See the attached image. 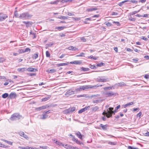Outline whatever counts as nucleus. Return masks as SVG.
Listing matches in <instances>:
<instances>
[{
	"label": "nucleus",
	"mask_w": 149,
	"mask_h": 149,
	"mask_svg": "<svg viewBox=\"0 0 149 149\" xmlns=\"http://www.w3.org/2000/svg\"><path fill=\"white\" fill-rule=\"evenodd\" d=\"M31 16H32V15H30L29 13H26L21 14L19 16V17L21 19H28L31 17Z\"/></svg>",
	"instance_id": "nucleus-1"
},
{
	"label": "nucleus",
	"mask_w": 149,
	"mask_h": 149,
	"mask_svg": "<svg viewBox=\"0 0 149 149\" xmlns=\"http://www.w3.org/2000/svg\"><path fill=\"white\" fill-rule=\"evenodd\" d=\"M22 118V116L19 113H16L13 114L11 116L10 119L12 120H18Z\"/></svg>",
	"instance_id": "nucleus-2"
},
{
	"label": "nucleus",
	"mask_w": 149,
	"mask_h": 149,
	"mask_svg": "<svg viewBox=\"0 0 149 149\" xmlns=\"http://www.w3.org/2000/svg\"><path fill=\"white\" fill-rule=\"evenodd\" d=\"M109 110H107L108 111L106 113V116L108 118L111 117L112 116V115L113 113L114 114V112L113 110V107H109Z\"/></svg>",
	"instance_id": "nucleus-3"
},
{
	"label": "nucleus",
	"mask_w": 149,
	"mask_h": 149,
	"mask_svg": "<svg viewBox=\"0 0 149 149\" xmlns=\"http://www.w3.org/2000/svg\"><path fill=\"white\" fill-rule=\"evenodd\" d=\"M107 79L105 78L104 76L98 77L96 79L98 82H105L107 81Z\"/></svg>",
	"instance_id": "nucleus-4"
},
{
	"label": "nucleus",
	"mask_w": 149,
	"mask_h": 149,
	"mask_svg": "<svg viewBox=\"0 0 149 149\" xmlns=\"http://www.w3.org/2000/svg\"><path fill=\"white\" fill-rule=\"evenodd\" d=\"M74 91L72 89H70L67 91L65 94V95L68 97L69 96L74 94Z\"/></svg>",
	"instance_id": "nucleus-5"
},
{
	"label": "nucleus",
	"mask_w": 149,
	"mask_h": 149,
	"mask_svg": "<svg viewBox=\"0 0 149 149\" xmlns=\"http://www.w3.org/2000/svg\"><path fill=\"white\" fill-rule=\"evenodd\" d=\"M1 18L0 19V21H2L8 17V16L5 14H1Z\"/></svg>",
	"instance_id": "nucleus-6"
},
{
	"label": "nucleus",
	"mask_w": 149,
	"mask_h": 149,
	"mask_svg": "<svg viewBox=\"0 0 149 149\" xmlns=\"http://www.w3.org/2000/svg\"><path fill=\"white\" fill-rule=\"evenodd\" d=\"M105 94L107 95V97H111L113 95H115V94L112 91L106 92L105 93Z\"/></svg>",
	"instance_id": "nucleus-7"
},
{
	"label": "nucleus",
	"mask_w": 149,
	"mask_h": 149,
	"mask_svg": "<svg viewBox=\"0 0 149 149\" xmlns=\"http://www.w3.org/2000/svg\"><path fill=\"white\" fill-rule=\"evenodd\" d=\"M125 2H129L130 3H137V1H136V0H130V1H129V0H125V1H122V3H124Z\"/></svg>",
	"instance_id": "nucleus-8"
},
{
	"label": "nucleus",
	"mask_w": 149,
	"mask_h": 149,
	"mask_svg": "<svg viewBox=\"0 0 149 149\" xmlns=\"http://www.w3.org/2000/svg\"><path fill=\"white\" fill-rule=\"evenodd\" d=\"M70 63L73 64L80 65L81 63V62L80 61H75L70 62Z\"/></svg>",
	"instance_id": "nucleus-9"
},
{
	"label": "nucleus",
	"mask_w": 149,
	"mask_h": 149,
	"mask_svg": "<svg viewBox=\"0 0 149 149\" xmlns=\"http://www.w3.org/2000/svg\"><path fill=\"white\" fill-rule=\"evenodd\" d=\"M100 126L101 127L102 129L104 130H107V127L108 126V125L107 124H106L105 125H104L102 124H100Z\"/></svg>",
	"instance_id": "nucleus-10"
},
{
	"label": "nucleus",
	"mask_w": 149,
	"mask_h": 149,
	"mask_svg": "<svg viewBox=\"0 0 149 149\" xmlns=\"http://www.w3.org/2000/svg\"><path fill=\"white\" fill-rule=\"evenodd\" d=\"M26 70L29 72H36L37 71L36 69L32 68H29L26 69Z\"/></svg>",
	"instance_id": "nucleus-11"
},
{
	"label": "nucleus",
	"mask_w": 149,
	"mask_h": 149,
	"mask_svg": "<svg viewBox=\"0 0 149 149\" xmlns=\"http://www.w3.org/2000/svg\"><path fill=\"white\" fill-rule=\"evenodd\" d=\"M70 63L69 62H67V63H58L57 64V66L58 67H60L62 66H65L68 65Z\"/></svg>",
	"instance_id": "nucleus-12"
},
{
	"label": "nucleus",
	"mask_w": 149,
	"mask_h": 149,
	"mask_svg": "<svg viewBox=\"0 0 149 149\" xmlns=\"http://www.w3.org/2000/svg\"><path fill=\"white\" fill-rule=\"evenodd\" d=\"M16 95L15 93H11L9 95V97L11 99L15 97Z\"/></svg>",
	"instance_id": "nucleus-13"
},
{
	"label": "nucleus",
	"mask_w": 149,
	"mask_h": 149,
	"mask_svg": "<svg viewBox=\"0 0 149 149\" xmlns=\"http://www.w3.org/2000/svg\"><path fill=\"white\" fill-rule=\"evenodd\" d=\"M68 49L70 50L75 51L78 50V49L72 46H70L68 48Z\"/></svg>",
	"instance_id": "nucleus-14"
},
{
	"label": "nucleus",
	"mask_w": 149,
	"mask_h": 149,
	"mask_svg": "<svg viewBox=\"0 0 149 149\" xmlns=\"http://www.w3.org/2000/svg\"><path fill=\"white\" fill-rule=\"evenodd\" d=\"M67 146H68V148L69 149H79L77 147H74L72 146H68L67 145H65V147H66Z\"/></svg>",
	"instance_id": "nucleus-15"
},
{
	"label": "nucleus",
	"mask_w": 149,
	"mask_h": 149,
	"mask_svg": "<svg viewBox=\"0 0 149 149\" xmlns=\"http://www.w3.org/2000/svg\"><path fill=\"white\" fill-rule=\"evenodd\" d=\"M102 86V85H98L97 84V85L93 86H91V85H90V88H96L98 87L101 86Z\"/></svg>",
	"instance_id": "nucleus-16"
},
{
	"label": "nucleus",
	"mask_w": 149,
	"mask_h": 149,
	"mask_svg": "<svg viewBox=\"0 0 149 149\" xmlns=\"http://www.w3.org/2000/svg\"><path fill=\"white\" fill-rule=\"evenodd\" d=\"M47 114L45 113V111L43 112L42 114V117L41 118V119H45L48 116Z\"/></svg>",
	"instance_id": "nucleus-17"
},
{
	"label": "nucleus",
	"mask_w": 149,
	"mask_h": 149,
	"mask_svg": "<svg viewBox=\"0 0 149 149\" xmlns=\"http://www.w3.org/2000/svg\"><path fill=\"white\" fill-rule=\"evenodd\" d=\"M76 134L77 135V136L80 139H82V135L79 132H77L76 133Z\"/></svg>",
	"instance_id": "nucleus-18"
},
{
	"label": "nucleus",
	"mask_w": 149,
	"mask_h": 149,
	"mask_svg": "<svg viewBox=\"0 0 149 149\" xmlns=\"http://www.w3.org/2000/svg\"><path fill=\"white\" fill-rule=\"evenodd\" d=\"M81 86L82 89L84 90L90 88V85L83 86Z\"/></svg>",
	"instance_id": "nucleus-19"
},
{
	"label": "nucleus",
	"mask_w": 149,
	"mask_h": 149,
	"mask_svg": "<svg viewBox=\"0 0 149 149\" xmlns=\"http://www.w3.org/2000/svg\"><path fill=\"white\" fill-rule=\"evenodd\" d=\"M51 97V96L50 95H48L47 97H45L42 99V101L45 102L47 100H49L50 97Z\"/></svg>",
	"instance_id": "nucleus-20"
},
{
	"label": "nucleus",
	"mask_w": 149,
	"mask_h": 149,
	"mask_svg": "<svg viewBox=\"0 0 149 149\" xmlns=\"http://www.w3.org/2000/svg\"><path fill=\"white\" fill-rule=\"evenodd\" d=\"M134 103L133 102H130L128 103H127L124 105H123V107H126L128 106L133 105L134 104Z\"/></svg>",
	"instance_id": "nucleus-21"
},
{
	"label": "nucleus",
	"mask_w": 149,
	"mask_h": 149,
	"mask_svg": "<svg viewBox=\"0 0 149 149\" xmlns=\"http://www.w3.org/2000/svg\"><path fill=\"white\" fill-rule=\"evenodd\" d=\"M81 69L83 71H87L89 70L90 69L88 68H85L83 67L81 68Z\"/></svg>",
	"instance_id": "nucleus-22"
},
{
	"label": "nucleus",
	"mask_w": 149,
	"mask_h": 149,
	"mask_svg": "<svg viewBox=\"0 0 149 149\" xmlns=\"http://www.w3.org/2000/svg\"><path fill=\"white\" fill-rule=\"evenodd\" d=\"M66 28L65 27V26H57L55 28V29H57L59 30H61L63 29H64Z\"/></svg>",
	"instance_id": "nucleus-23"
},
{
	"label": "nucleus",
	"mask_w": 149,
	"mask_h": 149,
	"mask_svg": "<svg viewBox=\"0 0 149 149\" xmlns=\"http://www.w3.org/2000/svg\"><path fill=\"white\" fill-rule=\"evenodd\" d=\"M26 69L25 68H19L17 70L19 72H24L26 71Z\"/></svg>",
	"instance_id": "nucleus-24"
},
{
	"label": "nucleus",
	"mask_w": 149,
	"mask_h": 149,
	"mask_svg": "<svg viewBox=\"0 0 149 149\" xmlns=\"http://www.w3.org/2000/svg\"><path fill=\"white\" fill-rule=\"evenodd\" d=\"M97 9V8H89L87 9V11H92L94 10H95Z\"/></svg>",
	"instance_id": "nucleus-25"
},
{
	"label": "nucleus",
	"mask_w": 149,
	"mask_h": 149,
	"mask_svg": "<svg viewBox=\"0 0 149 149\" xmlns=\"http://www.w3.org/2000/svg\"><path fill=\"white\" fill-rule=\"evenodd\" d=\"M8 96V93H5L2 95V97L3 98H6Z\"/></svg>",
	"instance_id": "nucleus-26"
},
{
	"label": "nucleus",
	"mask_w": 149,
	"mask_h": 149,
	"mask_svg": "<svg viewBox=\"0 0 149 149\" xmlns=\"http://www.w3.org/2000/svg\"><path fill=\"white\" fill-rule=\"evenodd\" d=\"M99 109V107L97 106H95L92 108V111H95L98 110Z\"/></svg>",
	"instance_id": "nucleus-27"
},
{
	"label": "nucleus",
	"mask_w": 149,
	"mask_h": 149,
	"mask_svg": "<svg viewBox=\"0 0 149 149\" xmlns=\"http://www.w3.org/2000/svg\"><path fill=\"white\" fill-rule=\"evenodd\" d=\"M58 18L61 19H68V17L64 16H60L58 17Z\"/></svg>",
	"instance_id": "nucleus-28"
},
{
	"label": "nucleus",
	"mask_w": 149,
	"mask_h": 149,
	"mask_svg": "<svg viewBox=\"0 0 149 149\" xmlns=\"http://www.w3.org/2000/svg\"><path fill=\"white\" fill-rule=\"evenodd\" d=\"M32 24V22L28 21V23L26 24V26L27 27H29L31 26Z\"/></svg>",
	"instance_id": "nucleus-29"
},
{
	"label": "nucleus",
	"mask_w": 149,
	"mask_h": 149,
	"mask_svg": "<svg viewBox=\"0 0 149 149\" xmlns=\"http://www.w3.org/2000/svg\"><path fill=\"white\" fill-rule=\"evenodd\" d=\"M104 63L102 62H101L100 63L97 64V66L100 67H101L102 66H104Z\"/></svg>",
	"instance_id": "nucleus-30"
},
{
	"label": "nucleus",
	"mask_w": 149,
	"mask_h": 149,
	"mask_svg": "<svg viewBox=\"0 0 149 149\" xmlns=\"http://www.w3.org/2000/svg\"><path fill=\"white\" fill-rule=\"evenodd\" d=\"M49 107V106L47 105H45L41 107V109H42V110L45 109H46Z\"/></svg>",
	"instance_id": "nucleus-31"
},
{
	"label": "nucleus",
	"mask_w": 149,
	"mask_h": 149,
	"mask_svg": "<svg viewBox=\"0 0 149 149\" xmlns=\"http://www.w3.org/2000/svg\"><path fill=\"white\" fill-rule=\"evenodd\" d=\"M31 49L29 48H26L24 49V51H23V52H30Z\"/></svg>",
	"instance_id": "nucleus-32"
},
{
	"label": "nucleus",
	"mask_w": 149,
	"mask_h": 149,
	"mask_svg": "<svg viewBox=\"0 0 149 149\" xmlns=\"http://www.w3.org/2000/svg\"><path fill=\"white\" fill-rule=\"evenodd\" d=\"M77 97H88L87 95L86 94L81 95H78Z\"/></svg>",
	"instance_id": "nucleus-33"
},
{
	"label": "nucleus",
	"mask_w": 149,
	"mask_h": 149,
	"mask_svg": "<svg viewBox=\"0 0 149 149\" xmlns=\"http://www.w3.org/2000/svg\"><path fill=\"white\" fill-rule=\"evenodd\" d=\"M120 107V105H118V106H117L116 108H115V109L114 110V111H113V112H114V114H115V113L116 112V110L118 109Z\"/></svg>",
	"instance_id": "nucleus-34"
},
{
	"label": "nucleus",
	"mask_w": 149,
	"mask_h": 149,
	"mask_svg": "<svg viewBox=\"0 0 149 149\" xmlns=\"http://www.w3.org/2000/svg\"><path fill=\"white\" fill-rule=\"evenodd\" d=\"M69 109L70 110V111H71V112L72 113L75 110V108L74 107H72L70 108Z\"/></svg>",
	"instance_id": "nucleus-35"
},
{
	"label": "nucleus",
	"mask_w": 149,
	"mask_h": 149,
	"mask_svg": "<svg viewBox=\"0 0 149 149\" xmlns=\"http://www.w3.org/2000/svg\"><path fill=\"white\" fill-rule=\"evenodd\" d=\"M19 148L21 149H30V148H29L28 146H26V147L20 146L19 147Z\"/></svg>",
	"instance_id": "nucleus-36"
},
{
	"label": "nucleus",
	"mask_w": 149,
	"mask_h": 149,
	"mask_svg": "<svg viewBox=\"0 0 149 149\" xmlns=\"http://www.w3.org/2000/svg\"><path fill=\"white\" fill-rule=\"evenodd\" d=\"M46 56L47 57H50V55L48 51H46Z\"/></svg>",
	"instance_id": "nucleus-37"
},
{
	"label": "nucleus",
	"mask_w": 149,
	"mask_h": 149,
	"mask_svg": "<svg viewBox=\"0 0 149 149\" xmlns=\"http://www.w3.org/2000/svg\"><path fill=\"white\" fill-rule=\"evenodd\" d=\"M85 54L84 53L81 52L79 54L77 55L76 56L77 57H80V56H84Z\"/></svg>",
	"instance_id": "nucleus-38"
},
{
	"label": "nucleus",
	"mask_w": 149,
	"mask_h": 149,
	"mask_svg": "<svg viewBox=\"0 0 149 149\" xmlns=\"http://www.w3.org/2000/svg\"><path fill=\"white\" fill-rule=\"evenodd\" d=\"M30 35H31L32 34V35H33V38H35L36 37V33H33L32 32V31H31L30 32Z\"/></svg>",
	"instance_id": "nucleus-39"
},
{
	"label": "nucleus",
	"mask_w": 149,
	"mask_h": 149,
	"mask_svg": "<svg viewBox=\"0 0 149 149\" xmlns=\"http://www.w3.org/2000/svg\"><path fill=\"white\" fill-rule=\"evenodd\" d=\"M85 111V109H84V108H83L80 110L79 111H78V113H82V112H84Z\"/></svg>",
	"instance_id": "nucleus-40"
},
{
	"label": "nucleus",
	"mask_w": 149,
	"mask_h": 149,
	"mask_svg": "<svg viewBox=\"0 0 149 149\" xmlns=\"http://www.w3.org/2000/svg\"><path fill=\"white\" fill-rule=\"evenodd\" d=\"M56 143V144H57L60 146H61V145H62V146H64V144H62V143H60V142H59V141H56V142H55Z\"/></svg>",
	"instance_id": "nucleus-41"
},
{
	"label": "nucleus",
	"mask_w": 149,
	"mask_h": 149,
	"mask_svg": "<svg viewBox=\"0 0 149 149\" xmlns=\"http://www.w3.org/2000/svg\"><path fill=\"white\" fill-rule=\"evenodd\" d=\"M113 88V87H105L104 88V89L105 90L107 89H111Z\"/></svg>",
	"instance_id": "nucleus-42"
},
{
	"label": "nucleus",
	"mask_w": 149,
	"mask_h": 149,
	"mask_svg": "<svg viewBox=\"0 0 149 149\" xmlns=\"http://www.w3.org/2000/svg\"><path fill=\"white\" fill-rule=\"evenodd\" d=\"M38 55L37 54H34L32 57L33 59H36L38 58Z\"/></svg>",
	"instance_id": "nucleus-43"
},
{
	"label": "nucleus",
	"mask_w": 149,
	"mask_h": 149,
	"mask_svg": "<svg viewBox=\"0 0 149 149\" xmlns=\"http://www.w3.org/2000/svg\"><path fill=\"white\" fill-rule=\"evenodd\" d=\"M14 15L15 16L17 17H19V16L18 14L17 11H16L14 12Z\"/></svg>",
	"instance_id": "nucleus-44"
},
{
	"label": "nucleus",
	"mask_w": 149,
	"mask_h": 149,
	"mask_svg": "<svg viewBox=\"0 0 149 149\" xmlns=\"http://www.w3.org/2000/svg\"><path fill=\"white\" fill-rule=\"evenodd\" d=\"M97 57H94L92 56H91L89 57H88L89 58H91V59H94V60H97Z\"/></svg>",
	"instance_id": "nucleus-45"
},
{
	"label": "nucleus",
	"mask_w": 149,
	"mask_h": 149,
	"mask_svg": "<svg viewBox=\"0 0 149 149\" xmlns=\"http://www.w3.org/2000/svg\"><path fill=\"white\" fill-rule=\"evenodd\" d=\"M53 44V43H52L50 42L49 44H47L46 45V46L47 47H51L52 45Z\"/></svg>",
	"instance_id": "nucleus-46"
},
{
	"label": "nucleus",
	"mask_w": 149,
	"mask_h": 149,
	"mask_svg": "<svg viewBox=\"0 0 149 149\" xmlns=\"http://www.w3.org/2000/svg\"><path fill=\"white\" fill-rule=\"evenodd\" d=\"M67 15L70 16H74V15L72 13L68 12Z\"/></svg>",
	"instance_id": "nucleus-47"
},
{
	"label": "nucleus",
	"mask_w": 149,
	"mask_h": 149,
	"mask_svg": "<svg viewBox=\"0 0 149 149\" xmlns=\"http://www.w3.org/2000/svg\"><path fill=\"white\" fill-rule=\"evenodd\" d=\"M140 110V109L139 107H137L136 108H134L132 110V111H139Z\"/></svg>",
	"instance_id": "nucleus-48"
},
{
	"label": "nucleus",
	"mask_w": 149,
	"mask_h": 149,
	"mask_svg": "<svg viewBox=\"0 0 149 149\" xmlns=\"http://www.w3.org/2000/svg\"><path fill=\"white\" fill-rule=\"evenodd\" d=\"M108 144H111L112 145H116V143L115 142H108Z\"/></svg>",
	"instance_id": "nucleus-49"
},
{
	"label": "nucleus",
	"mask_w": 149,
	"mask_h": 149,
	"mask_svg": "<svg viewBox=\"0 0 149 149\" xmlns=\"http://www.w3.org/2000/svg\"><path fill=\"white\" fill-rule=\"evenodd\" d=\"M128 149H139L138 148H134L133 147H132L130 146H129L128 147Z\"/></svg>",
	"instance_id": "nucleus-50"
},
{
	"label": "nucleus",
	"mask_w": 149,
	"mask_h": 149,
	"mask_svg": "<svg viewBox=\"0 0 149 149\" xmlns=\"http://www.w3.org/2000/svg\"><path fill=\"white\" fill-rule=\"evenodd\" d=\"M49 71H51V73H53L56 72V70L54 69H51L49 70Z\"/></svg>",
	"instance_id": "nucleus-51"
},
{
	"label": "nucleus",
	"mask_w": 149,
	"mask_h": 149,
	"mask_svg": "<svg viewBox=\"0 0 149 149\" xmlns=\"http://www.w3.org/2000/svg\"><path fill=\"white\" fill-rule=\"evenodd\" d=\"M19 134L20 136H22L24 135V133L22 132H19Z\"/></svg>",
	"instance_id": "nucleus-52"
},
{
	"label": "nucleus",
	"mask_w": 149,
	"mask_h": 149,
	"mask_svg": "<svg viewBox=\"0 0 149 149\" xmlns=\"http://www.w3.org/2000/svg\"><path fill=\"white\" fill-rule=\"evenodd\" d=\"M99 95H98V94L96 95H91V97L92 98L93 97H99Z\"/></svg>",
	"instance_id": "nucleus-53"
},
{
	"label": "nucleus",
	"mask_w": 149,
	"mask_h": 149,
	"mask_svg": "<svg viewBox=\"0 0 149 149\" xmlns=\"http://www.w3.org/2000/svg\"><path fill=\"white\" fill-rule=\"evenodd\" d=\"M89 67L91 69H95L96 68V67L94 65H90L89 66Z\"/></svg>",
	"instance_id": "nucleus-54"
},
{
	"label": "nucleus",
	"mask_w": 149,
	"mask_h": 149,
	"mask_svg": "<svg viewBox=\"0 0 149 149\" xmlns=\"http://www.w3.org/2000/svg\"><path fill=\"white\" fill-rule=\"evenodd\" d=\"M81 40L83 42H85L86 41V39L84 37H81Z\"/></svg>",
	"instance_id": "nucleus-55"
},
{
	"label": "nucleus",
	"mask_w": 149,
	"mask_h": 149,
	"mask_svg": "<svg viewBox=\"0 0 149 149\" xmlns=\"http://www.w3.org/2000/svg\"><path fill=\"white\" fill-rule=\"evenodd\" d=\"M141 114H142V113H141V111H140V112H139L138 113V114H137V117H139V118H140V117L141 116Z\"/></svg>",
	"instance_id": "nucleus-56"
},
{
	"label": "nucleus",
	"mask_w": 149,
	"mask_h": 149,
	"mask_svg": "<svg viewBox=\"0 0 149 149\" xmlns=\"http://www.w3.org/2000/svg\"><path fill=\"white\" fill-rule=\"evenodd\" d=\"M93 103H98L99 102V100H93Z\"/></svg>",
	"instance_id": "nucleus-57"
},
{
	"label": "nucleus",
	"mask_w": 149,
	"mask_h": 149,
	"mask_svg": "<svg viewBox=\"0 0 149 149\" xmlns=\"http://www.w3.org/2000/svg\"><path fill=\"white\" fill-rule=\"evenodd\" d=\"M36 109L38 111H40L42 110L41 107L36 108Z\"/></svg>",
	"instance_id": "nucleus-58"
},
{
	"label": "nucleus",
	"mask_w": 149,
	"mask_h": 149,
	"mask_svg": "<svg viewBox=\"0 0 149 149\" xmlns=\"http://www.w3.org/2000/svg\"><path fill=\"white\" fill-rule=\"evenodd\" d=\"M118 13L117 12H113L112 13V15H118Z\"/></svg>",
	"instance_id": "nucleus-59"
},
{
	"label": "nucleus",
	"mask_w": 149,
	"mask_h": 149,
	"mask_svg": "<svg viewBox=\"0 0 149 149\" xmlns=\"http://www.w3.org/2000/svg\"><path fill=\"white\" fill-rule=\"evenodd\" d=\"M82 89V86H81L80 87H79V88H77L76 89V90L77 91H81V90Z\"/></svg>",
	"instance_id": "nucleus-60"
},
{
	"label": "nucleus",
	"mask_w": 149,
	"mask_h": 149,
	"mask_svg": "<svg viewBox=\"0 0 149 149\" xmlns=\"http://www.w3.org/2000/svg\"><path fill=\"white\" fill-rule=\"evenodd\" d=\"M65 112H66V113H71V112L70 111V110L69 109H67V110H66L65 111Z\"/></svg>",
	"instance_id": "nucleus-61"
},
{
	"label": "nucleus",
	"mask_w": 149,
	"mask_h": 149,
	"mask_svg": "<svg viewBox=\"0 0 149 149\" xmlns=\"http://www.w3.org/2000/svg\"><path fill=\"white\" fill-rule=\"evenodd\" d=\"M75 142H76V143L78 144H81V143L80 141H79L78 139H77Z\"/></svg>",
	"instance_id": "nucleus-62"
},
{
	"label": "nucleus",
	"mask_w": 149,
	"mask_h": 149,
	"mask_svg": "<svg viewBox=\"0 0 149 149\" xmlns=\"http://www.w3.org/2000/svg\"><path fill=\"white\" fill-rule=\"evenodd\" d=\"M142 39L145 40V41H146L147 40H148V38H146V37H144V36H143L142 37V38H141Z\"/></svg>",
	"instance_id": "nucleus-63"
},
{
	"label": "nucleus",
	"mask_w": 149,
	"mask_h": 149,
	"mask_svg": "<svg viewBox=\"0 0 149 149\" xmlns=\"http://www.w3.org/2000/svg\"><path fill=\"white\" fill-rule=\"evenodd\" d=\"M90 106H88L87 107H86L84 108V109H85V111L86 110H87L88 109H90Z\"/></svg>",
	"instance_id": "nucleus-64"
}]
</instances>
